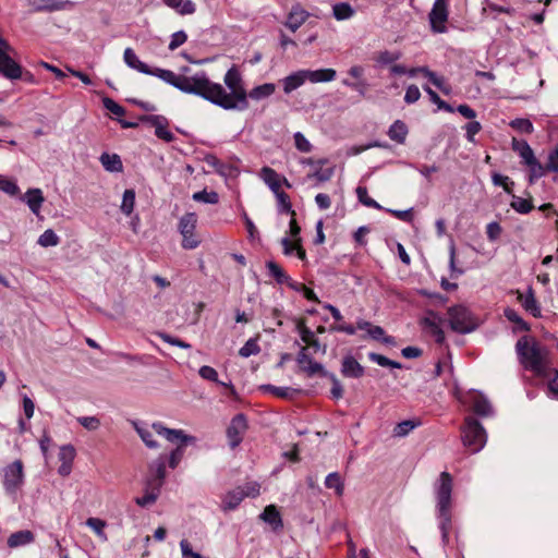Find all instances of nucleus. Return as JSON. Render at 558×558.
Listing matches in <instances>:
<instances>
[{"label": "nucleus", "instance_id": "1", "mask_svg": "<svg viewBox=\"0 0 558 558\" xmlns=\"http://www.w3.org/2000/svg\"><path fill=\"white\" fill-rule=\"evenodd\" d=\"M225 86L209 80L202 71L201 97L225 110L244 111L248 108L247 92L240 71L232 66L223 76Z\"/></svg>", "mask_w": 558, "mask_h": 558}, {"label": "nucleus", "instance_id": "2", "mask_svg": "<svg viewBox=\"0 0 558 558\" xmlns=\"http://www.w3.org/2000/svg\"><path fill=\"white\" fill-rule=\"evenodd\" d=\"M520 363L525 369L545 376L548 368L547 350L534 339L521 337L515 344Z\"/></svg>", "mask_w": 558, "mask_h": 558}, {"label": "nucleus", "instance_id": "3", "mask_svg": "<svg viewBox=\"0 0 558 558\" xmlns=\"http://www.w3.org/2000/svg\"><path fill=\"white\" fill-rule=\"evenodd\" d=\"M153 428L157 435L177 445L167 459L169 466L175 469L184 456L185 447L194 445L196 437L187 435L183 429L168 428L161 422L153 423Z\"/></svg>", "mask_w": 558, "mask_h": 558}, {"label": "nucleus", "instance_id": "4", "mask_svg": "<svg viewBox=\"0 0 558 558\" xmlns=\"http://www.w3.org/2000/svg\"><path fill=\"white\" fill-rule=\"evenodd\" d=\"M151 76H156L165 83L175 87L182 93L192 94L201 97V80L202 71L194 73L191 76L178 75L170 70L165 69H150Z\"/></svg>", "mask_w": 558, "mask_h": 558}, {"label": "nucleus", "instance_id": "5", "mask_svg": "<svg viewBox=\"0 0 558 558\" xmlns=\"http://www.w3.org/2000/svg\"><path fill=\"white\" fill-rule=\"evenodd\" d=\"M1 483L5 494L17 500L19 494L25 483L24 465L21 460L8 463L0 471Z\"/></svg>", "mask_w": 558, "mask_h": 558}, {"label": "nucleus", "instance_id": "6", "mask_svg": "<svg viewBox=\"0 0 558 558\" xmlns=\"http://www.w3.org/2000/svg\"><path fill=\"white\" fill-rule=\"evenodd\" d=\"M452 482V476L448 472H442L434 484L437 512L441 523L450 521Z\"/></svg>", "mask_w": 558, "mask_h": 558}, {"label": "nucleus", "instance_id": "7", "mask_svg": "<svg viewBox=\"0 0 558 558\" xmlns=\"http://www.w3.org/2000/svg\"><path fill=\"white\" fill-rule=\"evenodd\" d=\"M462 442L472 453L480 452L486 445L487 433L483 425L473 416H466L461 429Z\"/></svg>", "mask_w": 558, "mask_h": 558}, {"label": "nucleus", "instance_id": "8", "mask_svg": "<svg viewBox=\"0 0 558 558\" xmlns=\"http://www.w3.org/2000/svg\"><path fill=\"white\" fill-rule=\"evenodd\" d=\"M447 314L449 326L454 332L465 335L473 332L478 327L476 317L463 305L449 307Z\"/></svg>", "mask_w": 558, "mask_h": 558}, {"label": "nucleus", "instance_id": "9", "mask_svg": "<svg viewBox=\"0 0 558 558\" xmlns=\"http://www.w3.org/2000/svg\"><path fill=\"white\" fill-rule=\"evenodd\" d=\"M196 225L197 216L195 213H186L179 220L178 230L182 235L181 245L184 250H194L201 243L195 233Z\"/></svg>", "mask_w": 558, "mask_h": 558}, {"label": "nucleus", "instance_id": "10", "mask_svg": "<svg viewBox=\"0 0 558 558\" xmlns=\"http://www.w3.org/2000/svg\"><path fill=\"white\" fill-rule=\"evenodd\" d=\"M260 485L257 482H250L228 492L221 502L223 510L235 509L244 497H256L259 495Z\"/></svg>", "mask_w": 558, "mask_h": 558}, {"label": "nucleus", "instance_id": "11", "mask_svg": "<svg viewBox=\"0 0 558 558\" xmlns=\"http://www.w3.org/2000/svg\"><path fill=\"white\" fill-rule=\"evenodd\" d=\"M448 0H435L428 13L430 29L435 34L447 33V21L449 17Z\"/></svg>", "mask_w": 558, "mask_h": 558}, {"label": "nucleus", "instance_id": "12", "mask_svg": "<svg viewBox=\"0 0 558 558\" xmlns=\"http://www.w3.org/2000/svg\"><path fill=\"white\" fill-rule=\"evenodd\" d=\"M465 403H469L473 410V412L481 417H490L494 416L495 411L494 408L488 400V398L482 393L481 391L472 390L468 393L464 400Z\"/></svg>", "mask_w": 558, "mask_h": 558}, {"label": "nucleus", "instance_id": "13", "mask_svg": "<svg viewBox=\"0 0 558 558\" xmlns=\"http://www.w3.org/2000/svg\"><path fill=\"white\" fill-rule=\"evenodd\" d=\"M296 363L302 372L308 377L320 375L322 377L328 376V372L324 368V365L314 361L308 354V348L302 347L296 355Z\"/></svg>", "mask_w": 558, "mask_h": 558}, {"label": "nucleus", "instance_id": "14", "mask_svg": "<svg viewBox=\"0 0 558 558\" xmlns=\"http://www.w3.org/2000/svg\"><path fill=\"white\" fill-rule=\"evenodd\" d=\"M444 318L434 311H427L421 319V325L435 338L437 343H444L445 332L442 330Z\"/></svg>", "mask_w": 558, "mask_h": 558}, {"label": "nucleus", "instance_id": "15", "mask_svg": "<svg viewBox=\"0 0 558 558\" xmlns=\"http://www.w3.org/2000/svg\"><path fill=\"white\" fill-rule=\"evenodd\" d=\"M166 462L167 458L160 454L148 466L147 485L149 487L161 488L166 477Z\"/></svg>", "mask_w": 558, "mask_h": 558}, {"label": "nucleus", "instance_id": "16", "mask_svg": "<svg viewBox=\"0 0 558 558\" xmlns=\"http://www.w3.org/2000/svg\"><path fill=\"white\" fill-rule=\"evenodd\" d=\"M247 428V421L244 414H236L227 429V437L231 448L238 447L242 441V435Z\"/></svg>", "mask_w": 558, "mask_h": 558}, {"label": "nucleus", "instance_id": "17", "mask_svg": "<svg viewBox=\"0 0 558 558\" xmlns=\"http://www.w3.org/2000/svg\"><path fill=\"white\" fill-rule=\"evenodd\" d=\"M10 50L0 47V73L9 80H19L22 76V68L8 54Z\"/></svg>", "mask_w": 558, "mask_h": 558}, {"label": "nucleus", "instance_id": "18", "mask_svg": "<svg viewBox=\"0 0 558 558\" xmlns=\"http://www.w3.org/2000/svg\"><path fill=\"white\" fill-rule=\"evenodd\" d=\"M76 456L74 446L68 444L60 447L59 461L61 462L58 473L62 476H68L72 471V464Z\"/></svg>", "mask_w": 558, "mask_h": 558}, {"label": "nucleus", "instance_id": "19", "mask_svg": "<svg viewBox=\"0 0 558 558\" xmlns=\"http://www.w3.org/2000/svg\"><path fill=\"white\" fill-rule=\"evenodd\" d=\"M147 122L155 128V135L167 142L171 143L174 141V134L168 129V120L162 116H149Z\"/></svg>", "mask_w": 558, "mask_h": 558}, {"label": "nucleus", "instance_id": "20", "mask_svg": "<svg viewBox=\"0 0 558 558\" xmlns=\"http://www.w3.org/2000/svg\"><path fill=\"white\" fill-rule=\"evenodd\" d=\"M518 301L521 303L522 307L533 317L542 316L541 306L531 287L526 290L525 293L518 294Z\"/></svg>", "mask_w": 558, "mask_h": 558}, {"label": "nucleus", "instance_id": "21", "mask_svg": "<svg viewBox=\"0 0 558 558\" xmlns=\"http://www.w3.org/2000/svg\"><path fill=\"white\" fill-rule=\"evenodd\" d=\"M308 16V12L301 8V5H293L284 25L294 33L305 23Z\"/></svg>", "mask_w": 558, "mask_h": 558}, {"label": "nucleus", "instance_id": "22", "mask_svg": "<svg viewBox=\"0 0 558 558\" xmlns=\"http://www.w3.org/2000/svg\"><path fill=\"white\" fill-rule=\"evenodd\" d=\"M269 276H271L277 283L288 284L293 290H299V284L294 283L290 276L275 262L269 260L266 263Z\"/></svg>", "mask_w": 558, "mask_h": 558}, {"label": "nucleus", "instance_id": "23", "mask_svg": "<svg viewBox=\"0 0 558 558\" xmlns=\"http://www.w3.org/2000/svg\"><path fill=\"white\" fill-rule=\"evenodd\" d=\"M341 374L349 378H361L364 367L352 355H347L341 363Z\"/></svg>", "mask_w": 558, "mask_h": 558}, {"label": "nucleus", "instance_id": "24", "mask_svg": "<svg viewBox=\"0 0 558 558\" xmlns=\"http://www.w3.org/2000/svg\"><path fill=\"white\" fill-rule=\"evenodd\" d=\"M306 82L304 70H299L281 80L284 94L289 95Z\"/></svg>", "mask_w": 558, "mask_h": 558}, {"label": "nucleus", "instance_id": "25", "mask_svg": "<svg viewBox=\"0 0 558 558\" xmlns=\"http://www.w3.org/2000/svg\"><path fill=\"white\" fill-rule=\"evenodd\" d=\"M124 63L132 70H135L143 74H150V68L141 61L132 48H126L123 52Z\"/></svg>", "mask_w": 558, "mask_h": 558}, {"label": "nucleus", "instance_id": "26", "mask_svg": "<svg viewBox=\"0 0 558 558\" xmlns=\"http://www.w3.org/2000/svg\"><path fill=\"white\" fill-rule=\"evenodd\" d=\"M306 81L311 83H327L336 78L337 72L333 69L304 70Z\"/></svg>", "mask_w": 558, "mask_h": 558}, {"label": "nucleus", "instance_id": "27", "mask_svg": "<svg viewBox=\"0 0 558 558\" xmlns=\"http://www.w3.org/2000/svg\"><path fill=\"white\" fill-rule=\"evenodd\" d=\"M134 429L137 432L138 436L143 440V442L150 449L158 448V442L154 439V434H157L153 425L148 426L144 423L134 422L133 423Z\"/></svg>", "mask_w": 558, "mask_h": 558}, {"label": "nucleus", "instance_id": "28", "mask_svg": "<svg viewBox=\"0 0 558 558\" xmlns=\"http://www.w3.org/2000/svg\"><path fill=\"white\" fill-rule=\"evenodd\" d=\"M99 161L108 172L119 173L123 171V163L118 154L102 153L99 157Z\"/></svg>", "mask_w": 558, "mask_h": 558}, {"label": "nucleus", "instance_id": "29", "mask_svg": "<svg viewBox=\"0 0 558 558\" xmlns=\"http://www.w3.org/2000/svg\"><path fill=\"white\" fill-rule=\"evenodd\" d=\"M162 2L180 15H191L196 11L192 0H162Z\"/></svg>", "mask_w": 558, "mask_h": 558}, {"label": "nucleus", "instance_id": "30", "mask_svg": "<svg viewBox=\"0 0 558 558\" xmlns=\"http://www.w3.org/2000/svg\"><path fill=\"white\" fill-rule=\"evenodd\" d=\"M34 541V534L29 530H22L12 533L8 538V546L10 548H19L26 546Z\"/></svg>", "mask_w": 558, "mask_h": 558}, {"label": "nucleus", "instance_id": "31", "mask_svg": "<svg viewBox=\"0 0 558 558\" xmlns=\"http://www.w3.org/2000/svg\"><path fill=\"white\" fill-rule=\"evenodd\" d=\"M260 178L274 194L281 191V179L279 174L270 167L262 168Z\"/></svg>", "mask_w": 558, "mask_h": 558}, {"label": "nucleus", "instance_id": "32", "mask_svg": "<svg viewBox=\"0 0 558 558\" xmlns=\"http://www.w3.org/2000/svg\"><path fill=\"white\" fill-rule=\"evenodd\" d=\"M422 422L420 418L404 420L398 423L392 430V435L396 438L407 437L416 427L421 426Z\"/></svg>", "mask_w": 558, "mask_h": 558}, {"label": "nucleus", "instance_id": "33", "mask_svg": "<svg viewBox=\"0 0 558 558\" xmlns=\"http://www.w3.org/2000/svg\"><path fill=\"white\" fill-rule=\"evenodd\" d=\"M276 90V85L274 83H265L258 86L253 87L247 93V99L251 98L255 101H260L270 97Z\"/></svg>", "mask_w": 558, "mask_h": 558}, {"label": "nucleus", "instance_id": "34", "mask_svg": "<svg viewBox=\"0 0 558 558\" xmlns=\"http://www.w3.org/2000/svg\"><path fill=\"white\" fill-rule=\"evenodd\" d=\"M408 126L401 120H396L388 130V136L391 141L403 144L408 135Z\"/></svg>", "mask_w": 558, "mask_h": 558}, {"label": "nucleus", "instance_id": "35", "mask_svg": "<svg viewBox=\"0 0 558 558\" xmlns=\"http://www.w3.org/2000/svg\"><path fill=\"white\" fill-rule=\"evenodd\" d=\"M26 204L29 207L31 211L35 215H38L41 208V205L45 201L43 196V192L39 189H31L25 194Z\"/></svg>", "mask_w": 558, "mask_h": 558}, {"label": "nucleus", "instance_id": "36", "mask_svg": "<svg viewBox=\"0 0 558 558\" xmlns=\"http://www.w3.org/2000/svg\"><path fill=\"white\" fill-rule=\"evenodd\" d=\"M355 9L345 1L337 2L332 5V16L337 21H347L354 16Z\"/></svg>", "mask_w": 558, "mask_h": 558}, {"label": "nucleus", "instance_id": "37", "mask_svg": "<svg viewBox=\"0 0 558 558\" xmlns=\"http://www.w3.org/2000/svg\"><path fill=\"white\" fill-rule=\"evenodd\" d=\"M512 148L514 151L519 154L522 159V162L525 165L531 162L535 157L533 149L529 145L526 141H518L515 138L512 140Z\"/></svg>", "mask_w": 558, "mask_h": 558}, {"label": "nucleus", "instance_id": "38", "mask_svg": "<svg viewBox=\"0 0 558 558\" xmlns=\"http://www.w3.org/2000/svg\"><path fill=\"white\" fill-rule=\"evenodd\" d=\"M27 4L35 11H58L63 8V2L59 0H26Z\"/></svg>", "mask_w": 558, "mask_h": 558}, {"label": "nucleus", "instance_id": "39", "mask_svg": "<svg viewBox=\"0 0 558 558\" xmlns=\"http://www.w3.org/2000/svg\"><path fill=\"white\" fill-rule=\"evenodd\" d=\"M262 389L266 392H270L276 397L284 398V399H292L294 396H296L300 390L294 389L291 387H278L274 385H264L262 386Z\"/></svg>", "mask_w": 558, "mask_h": 558}, {"label": "nucleus", "instance_id": "40", "mask_svg": "<svg viewBox=\"0 0 558 558\" xmlns=\"http://www.w3.org/2000/svg\"><path fill=\"white\" fill-rule=\"evenodd\" d=\"M204 161L207 166L213 168L218 174L221 177H228L230 174V171L232 170L231 167L225 165L221 162L215 155L208 154L204 157Z\"/></svg>", "mask_w": 558, "mask_h": 558}, {"label": "nucleus", "instance_id": "41", "mask_svg": "<svg viewBox=\"0 0 558 558\" xmlns=\"http://www.w3.org/2000/svg\"><path fill=\"white\" fill-rule=\"evenodd\" d=\"M335 174V167L323 168V166H317L312 173L307 174V179H315L318 183H324L329 181Z\"/></svg>", "mask_w": 558, "mask_h": 558}, {"label": "nucleus", "instance_id": "42", "mask_svg": "<svg viewBox=\"0 0 558 558\" xmlns=\"http://www.w3.org/2000/svg\"><path fill=\"white\" fill-rule=\"evenodd\" d=\"M275 196L277 198L278 211L280 214L284 213V214H289L291 216H295V211L292 208L290 197L286 192L279 191V192L275 193Z\"/></svg>", "mask_w": 558, "mask_h": 558}, {"label": "nucleus", "instance_id": "43", "mask_svg": "<svg viewBox=\"0 0 558 558\" xmlns=\"http://www.w3.org/2000/svg\"><path fill=\"white\" fill-rule=\"evenodd\" d=\"M134 206L135 191L132 189H128L123 192L120 209L124 215L130 216L134 210Z\"/></svg>", "mask_w": 558, "mask_h": 558}, {"label": "nucleus", "instance_id": "44", "mask_svg": "<svg viewBox=\"0 0 558 558\" xmlns=\"http://www.w3.org/2000/svg\"><path fill=\"white\" fill-rule=\"evenodd\" d=\"M325 485L329 489H335V493L337 496H342L344 487H343V481L339 473H337V472L329 473L326 476Z\"/></svg>", "mask_w": 558, "mask_h": 558}, {"label": "nucleus", "instance_id": "45", "mask_svg": "<svg viewBox=\"0 0 558 558\" xmlns=\"http://www.w3.org/2000/svg\"><path fill=\"white\" fill-rule=\"evenodd\" d=\"M355 193L359 202L362 203L364 206L375 208L378 210L384 209V207L379 203H377L375 199L368 196V192L365 186H357Z\"/></svg>", "mask_w": 558, "mask_h": 558}, {"label": "nucleus", "instance_id": "46", "mask_svg": "<svg viewBox=\"0 0 558 558\" xmlns=\"http://www.w3.org/2000/svg\"><path fill=\"white\" fill-rule=\"evenodd\" d=\"M369 338L376 341H380L387 345H395L396 339L392 336H387L384 328L380 326H375L367 333Z\"/></svg>", "mask_w": 558, "mask_h": 558}, {"label": "nucleus", "instance_id": "47", "mask_svg": "<svg viewBox=\"0 0 558 558\" xmlns=\"http://www.w3.org/2000/svg\"><path fill=\"white\" fill-rule=\"evenodd\" d=\"M525 166H527L530 169L529 182L531 184L535 183L536 180L544 177L547 170L536 158L531 160V162L525 163Z\"/></svg>", "mask_w": 558, "mask_h": 558}, {"label": "nucleus", "instance_id": "48", "mask_svg": "<svg viewBox=\"0 0 558 558\" xmlns=\"http://www.w3.org/2000/svg\"><path fill=\"white\" fill-rule=\"evenodd\" d=\"M37 243L43 247L57 246L60 238L52 229H47L39 235Z\"/></svg>", "mask_w": 558, "mask_h": 558}, {"label": "nucleus", "instance_id": "49", "mask_svg": "<svg viewBox=\"0 0 558 558\" xmlns=\"http://www.w3.org/2000/svg\"><path fill=\"white\" fill-rule=\"evenodd\" d=\"M160 488L149 487L146 484L145 494L142 497L136 498V504L141 507H146L156 501L159 495Z\"/></svg>", "mask_w": 558, "mask_h": 558}, {"label": "nucleus", "instance_id": "50", "mask_svg": "<svg viewBox=\"0 0 558 558\" xmlns=\"http://www.w3.org/2000/svg\"><path fill=\"white\" fill-rule=\"evenodd\" d=\"M423 89L428 95L430 101L433 104L437 105L438 109L445 110L447 112H453L454 111V109L449 104L444 101L439 97V95L435 90H433L428 85H423Z\"/></svg>", "mask_w": 558, "mask_h": 558}, {"label": "nucleus", "instance_id": "51", "mask_svg": "<svg viewBox=\"0 0 558 558\" xmlns=\"http://www.w3.org/2000/svg\"><path fill=\"white\" fill-rule=\"evenodd\" d=\"M401 56L402 54L400 51L384 50L378 53L376 62L379 65H390L398 61L401 58Z\"/></svg>", "mask_w": 558, "mask_h": 558}, {"label": "nucleus", "instance_id": "52", "mask_svg": "<svg viewBox=\"0 0 558 558\" xmlns=\"http://www.w3.org/2000/svg\"><path fill=\"white\" fill-rule=\"evenodd\" d=\"M509 125L515 131L523 134H531L534 131L533 123L529 119L517 118L511 120Z\"/></svg>", "mask_w": 558, "mask_h": 558}, {"label": "nucleus", "instance_id": "53", "mask_svg": "<svg viewBox=\"0 0 558 558\" xmlns=\"http://www.w3.org/2000/svg\"><path fill=\"white\" fill-rule=\"evenodd\" d=\"M260 352V348L258 345L256 338H250L244 345L239 350V354L242 357H250L251 355H256Z\"/></svg>", "mask_w": 558, "mask_h": 558}, {"label": "nucleus", "instance_id": "54", "mask_svg": "<svg viewBox=\"0 0 558 558\" xmlns=\"http://www.w3.org/2000/svg\"><path fill=\"white\" fill-rule=\"evenodd\" d=\"M192 198L195 202H199V203H204V204H217L219 202L218 193H216L214 191L208 192L206 190L194 193Z\"/></svg>", "mask_w": 558, "mask_h": 558}, {"label": "nucleus", "instance_id": "55", "mask_svg": "<svg viewBox=\"0 0 558 558\" xmlns=\"http://www.w3.org/2000/svg\"><path fill=\"white\" fill-rule=\"evenodd\" d=\"M368 359L372 362H374L383 367L401 368V364L399 362L392 361V360L386 357L385 355H381V354H378L375 352H369Z\"/></svg>", "mask_w": 558, "mask_h": 558}, {"label": "nucleus", "instance_id": "56", "mask_svg": "<svg viewBox=\"0 0 558 558\" xmlns=\"http://www.w3.org/2000/svg\"><path fill=\"white\" fill-rule=\"evenodd\" d=\"M510 206L519 214H529L533 209L531 201L513 196Z\"/></svg>", "mask_w": 558, "mask_h": 558}, {"label": "nucleus", "instance_id": "57", "mask_svg": "<svg viewBox=\"0 0 558 558\" xmlns=\"http://www.w3.org/2000/svg\"><path fill=\"white\" fill-rule=\"evenodd\" d=\"M259 517L265 523H281L280 513L274 505L267 506Z\"/></svg>", "mask_w": 558, "mask_h": 558}, {"label": "nucleus", "instance_id": "58", "mask_svg": "<svg viewBox=\"0 0 558 558\" xmlns=\"http://www.w3.org/2000/svg\"><path fill=\"white\" fill-rule=\"evenodd\" d=\"M504 315L505 317L518 325V327L521 329V330H527L529 329V326L523 320V318L519 315V313L513 310V308H510V307H507L505 311H504Z\"/></svg>", "mask_w": 558, "mask_h": 558}, {"label": "nucleus", "instance_id": "59", "mask_svg": "<svg viewBox=\"0 0 558 558\" xmlns=\"http://www.w3.org/2000/svg\"><path fill=\"white\" fill-rule=\"evenodd\" d=\"M428 81L435 85L438 89H440L444 94L448 95L450 93V87L446 83L445 78L442 76H439L435 72L428 73Z\"/></svg>", "mask_w": 558, "mask_h": 558}, {"label": "nucleus", "instance_id": "60", "mask_svg": "<svg viewBox=\"0 0 558 558\" xmlns=\"http://www.w3.org/2000/svg\"><path fill=\"white\" fill-rule=\"evenodd\" d=\"M104 107L117 117H122L125 113V109L117 101L109 97L102 99Z\"/></svg>", "mask_w": 558, "mask_h": 558}, {"label": "nucleus", "instance_id": "61", "mask_svg": "<svg viewBox=\"0 0 558 558\" xmlns=\"http://www.w3.org/2000/svg\"><path fill=\"white\" fill-rule=\"evenodd\" d=\"M294 144L298 150L302 153H310L313 148L310 141L301 132L294 133Z\"/></svg>", "mask_w": 558, "mask_h": 558}, {"label": "nucleus", "instance_id": "62", "mask_svg": "<svg viewBox=\"0 0 558 558\" xmlns=\"http://www.w3.org/2000/svg\"><path fill=\"white\" fill-rule=\"evenodd\" d=\"M501 232H502V228L496 221H492L486 226V235L490 242L497 241L499 239V236L501 235Z\"/></svg>", "mask_w": 558, "mask_h": 558}, {"label": "nucleus", "instance_id": "63", "mask_svg": "<svg viewBox=\"0 0 558 558\" xmlns=\"http://www.w3.org/2000/svg\"><path fill=\"white\" fill-rule=\"evenodd\" d=\"M182 558H203L198 553H195L192 548V544L189 539L183 538L180 542Z\"/></svg>", "mask_w": 558, "mask_h": 558}, {"label": "nucleus", "instance_id": "64", "mask_svg": "<svg viewBox=\"0 0 558 558\" xmlns=\"http://www.w3.org/2000/svg\"><path fill=\"white\" fill-rule=\"evenodd\" d=\"M546 169L550 172H558V145L549 151Z\"/></svg>", "mask_w": 558, "mask_h": 558}]
</instances>
